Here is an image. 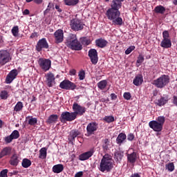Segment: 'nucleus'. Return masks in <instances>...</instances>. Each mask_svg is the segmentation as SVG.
Returning <instances> with one entry per match:
<instances>
[{
    "label": "nucleus",
    "instance_id": "57",
    "mask_svg": "<svg viewBox=\"0 0 177 177\" xmlns=\"http://www.w3.org/2000/svg\"><path fill=\"white\" fill-rule=\"evenodd\" d=\"M9 174H10V176H13V175H17V174H19V171H13Z\"/></svg>",
    "mask_w": 177,
    "mask_h": 177
},
{
    "label": "nucleus",
    "instance_id": "48",
    "mask_svg": "<svg viewBox=\"0 0 177 177\" xmlns=\"http://www.w3.org/2000/svg\"><path fill=\"white\" fill-rule=\"evenodd\" d=\"M8 170L7 169H3L0 172V177H8Z\"/></svg>",
    "mask_w": 177,
    "mask_h": 177
},
{
    "label": "nucleus",
    "instance_id": "18",
    "mask_svg": "<svg viewBox=\"0 0 177 177\" xmlns=\"http://www.w3.org/2000/svg\"><path fill=\"white\" fill-rule=\"evenodd\" d=\"M93 150H90L87 152H84L80 155L79 160H80V161H85L86 160H89V158H91V157L93 156Z\"/></svg>",
    "mask_w": 177,
    "mask_h": 177
},
{
    "label": "nucleus",
    "instance_id": "1",
    "mask_svg": "<svg viewBox=\"0 0 177 177\" xmlns=\"http://www.w3.org/2000/svg\"><path fill=\"white\" fill-rule=\"evenodd\" d=\"M122 2L124 0H113L109 8L105 13L108 20L112 21L113 26H121L124 24V21L121 16L120 9L122 8Z\"/></svg>",
    "mask_w": 177,
    "mask_h": 177
},
{
    "label": "nucleus",
    "instance_id": "55",
    "mask_svg": "<svg viewBox=\"0 0 177 177\" xmlns=\"http://www.w3.org/2000/svg\"><path fill=\"white\" fill-rule=\"evenodd\" d=\"M83 175H84L83 171H79V172L75 174V177H82Z\"/></svg>",
    "mask_w": 177,
    "mask_h": 177
},
{
    "label": "nucleus",
    "instance_id": "62",
    "mask_svg": "<svg viewBox=\"0 0 177 177\" xmlns=\"http://www.w3.org/2000/svg\"><path fill=\"white\" fill-rule=\"evenodd\" d=\"M130 177H140V175H139V174L138 173H135L131 174V176Z\"/></svg>",
    "mask_w": 177,
    "mask_h": 177
},
{
    "label": "nucleus",
    "instance_id": "51",
    "mask_svg": "<svg viewBox=\"0 0 177 177\" xmlns=\"http://www.w3.org/2000/svg\"><path fill=\"white\" fill-rule=\"evenodd\" d=\"M12 140H12V136L10 135L4 138V142L6 143H12Z\"/></svg>",
    "mask_w": 177,
    "mask_h": 177
},
{
    "label": "nucleus",
    "instance_id": "56",
    "mask_svg": "<svg viewBox=\"0 0 177 177\" xmlns=\"http://www.w3.org/2000/svg\"><path fill=\"white\" fill-rule=\"evenodd\" d=\"M111 100H115L117 99V95H115V93H111Z\"/></svg>",
    "mask_w": 177,
    "mask_h": 177
},
{
    "label": "nucleus",
    "instance_id": "53",
    "mask_svg": "<svg viewBox=\"0 0 177 177\" xmlns=\"http://www.w3.org/2000/svg\"><path fill=\"white\" fill-rule=\"evenodd\" d=\"M77 74V71L75 69H71L69 71V75H75Z\"/></svg>",
    "mask_w": 177,
    "mask_h": 177
},
{
    "label": "nucleus",
    "instance_id": "38",
    "mask_svg": "<svg viewBox=\"0 0 177 177\" xmlns=\"http://www.w3.org/2000/svg\"><path fill=\"white\" fill-rule=\"evenodd\" d=\"M23 107H24V106L23 105V102L19 101L16 104L14 108V111H17V113L19 111H21V110H23Z\"/></svg>",
    "mask_w": 177,
    "mask_h": 177
},
{
    "label": "nucleus",
    "instance_id": "10",
    "mask_svg": "<svg viewBox=\"0 0 177 177\" xmlns=\"http://www.w3.org/2000/svg\"><path fill=\"white\" fill-rule=\"evenodd\" d=\"M70 26L73 31H81L84 30L85 24H83L82 21L78 19H73L71 21Z\"/></svg>",
    "mask_w": 177,
    "mask_h": 177
},
{
    "label": "nucleus",
    "instance_id": "16",
    "mask_svg": "<svg viewBox=\"0 0 177 177\" xmlns=\"http://www.w3.org/2000/svg\"><path fill=\"white\" fill-rule=\"evenodd\" d=\"M55 44H62L64 38V32L63 30L58 29L54 33Z\"/></svg>",
    "mask_w": 177,
    "mask_h": 177
},
{
    "label": "nucleus",
    "instance_id": "33",
    "mask_svg": "<svg viewBox=\"0 0 177 177\" xmlns=\"http://www.w3.org/2000/svg\"><path fill=\"white\" fill-rule=\"evenodd\" d=\"M47 150L46 147H43L39 150V158L40 160H45L46 158Z\"/></svg>",
    "mask_w": 177,
    "mask_h": 177
},
{
    "label": "nucleus",
    "instance_id": "22",
    "mask_svg": "<svg viewBox=\"0 0 177 177\" xmlns=\"http://www.w3.org/2000/svg\"><path fill=\"white\" fill-rule=\"evenodd\" d=\"M133 84L136 86H140L143 84V75L142 74L137 75L133 80Z\"/></svg>",
    "mask_w": 177,
    "mask_h": 177
},
{
    "label": "nucleus",
    "instance_id": "5",
    "mask_svg": "<svg viewBox=\"0 0 177 177\" xmlns=\"http://www.w3.org/2000/svg\"><path fill=\"white\" fill-rule=\"evenodd\" d=\"M170 77L168 75H162L158 79L152 82V85H154L156 88L159 89H162L165 88L168 84H169Z\"/></svg>",
    "mask_w": 177,
    "mask_h": 177
},
{
    "label": "nucleus",
    "instance_id": "42",
    "mask_svg": "<svg viewBox=\"0 0 177 177\" xmlns=\"http://www.w3.org/2000/svg\"><path fill=\"white\" fill-rule=\"evenodd\" d=\"M103 121H105V122H107L108 124H110L111 122H114V117L109 115V116H105L103 118Z\"/></svg>",
    "mask_w": 177,
    "mask_h": 177
},
{
    "label": "nucleus",
    "instance_id": "8",
    "mask_svg": "<svg viewBox=\"0 0 177 177\" xmlns=\"http://www.w3.org/2000/svg\"><path fill=\"white\" fill-rule=\"evenodd\" d=\"M72 109L74 112H72L75 118H77V115H84L86 112V108L82 106L77 102H74L72 106Z\"/></svg>",
    "mask_w": 177,
    "mask_h": 177
},
{
    "label": "nucleus",
    "instance_id": "63",
    "mask_svg": "<svg viewBox=\"0 0 177 177\" xmlns=\"http://www.w3.org/2000/svg\"><path fill=\"white\" fill-rule=\"evenodd\" d=\"M43 2V0H35V3H37L38 5L41 4Z\"/></svg>",
    "mask_w": 177,
    "mask_h": 177
},
{
    "label": "nucleus",
    "instance_id": "54",
    "mask_svg": "<svg viewBox=\"0 0 177 177\" xmlns=\"http://www.w3.org/2000/svg\"><path fill=\"white\" fill-rule=\"evenodd\" d=\"M55 9H56V10H57V12L59 13H62L63 12V10H62V8H60V6H59V5H55Z\"/></svg>",
    "mask_w": 177,
    "mask_h": 177
},
{
    "label": "nucleus",
    "instance_id": "34",
    "mask_svg": "<svg viewBox=\"0 0 177 177\" xmlns=\"http://www.w3.org/2000/svg\"><path fill=\"white\" fill-rule=\"evenodd\" d=\"M97 88L100 89L101 91H103V89L106 88V86H107V80H104L99 82L97 84Z\"/></svg>",
    "mask_w": 177,
    "mask_h": 177
},
{
    "label": "nucleus",
    "instance_id": "3",
    "mask_svg": "<svg viewBox=\"0 0 177 177\" xmlns=\"http://www.w3.org/2000/svg\"><path fill=\"white\" fill-rule=\"evenodd\" d=\"M66 46L72 50H82V44L78 41L77 35L71 34L66 39Z\"/></svg>",
    "mask_w": 177,
    "mask_h": 177
},
{
    "label": "nucleus",
    "instance_id": "24",
    "mask_svg": "<svg viewBox=\"0 0 177 177\" xmlns=\"http://www.w3.org/2000/svg\"><path fill=\"white\" fill-rule=\"evenodd\" d=\"M102 147L104 151H107L111 147V142L109 138H104L102 140Z\"/></svg>",
    "mask_w": 177,
    "mask_h": 177
},
{
    "label": "nucleus",
    "instance_id": "50",
    "mask_svg": "<svg viewBox=\"0 0 177 177\" xmlns=\"http://www.w3.org/2000/svg\"><path fill=\"white\" fill-rule=\"evenodd\" d=\"M133 50H135V46H131L125 50V55H129Z\"/></svg>",
    "mask_w": 177,
    "mask_h": 177
},
{
    "label": "nucleus",
    "instance_id": "46",
    "mask_svg": "<svg viewBox=\"0 0 177 177\" xmlns=\"http://www.w3.org/2000/svg\"><path fill=\"white\" fill-rule=\"evenodd\" d=\"M78 77L80 81H83V80H85V71L81 70L79 72Z\"/></svg>",
    "mask_w": 177,
    "mask_h": 177
},
{
    "label": "nucleus",
    "instance_id": "7",
    "mask_svg": "<svg viewBox=\"0 0 177 177\" xmlns=\"http://www.w3.org/2000/svg\"><path fill=\"white\" fill-rule=\"evenodd\" d=\"M97 129H99V123L96 122L88 123L86 127V133L85 134V136L89 137L92 136V135H95Z\"/></svg>",
    "mask_w": 177,
    "mask_h": 177
},
{
    "label": "nucleus",
    "instance_id": "19",
    "mask_svg": "<svg viewBox=\"0 0 177 177\" xmlns=\"http://www.w3.org/2000/svg\"><path fill=\"white\" fill-rule=\"evenodd\" d=\"M19 162H20L19 155H17V153H14L10 159L9 164L12 167H17V165H19Z\"/></svg>",
    "mask_w": 177,
    "mask_h": 177
},
{
    "label": "nucleus",
    "instance_id": "12",
    "mask_svg": "<svg viewBox=\"0 0 177 177\" xmlns=\"http://www.w3.org/2000/svg\"><path fill=\"white\" fill-rule=\"evenodd\" d=\"M59 88L61 89H66V91H74L77 88V85L70 82V80H65L60 83Z\"/></svg>",
    "mask_w": 177,
    "mask_h": 177
},
{
    "label": "nucleus",
    "instance_id": "36",
    "mask_svg": "<svg viewBox=\"0 0 177 177\" xmlns=\"http://www.w3.org/2000/svg\"><path fill=\"white\" fill-rule=\"evenodd\" d=\"M26 118H30L28 124L29 125H31L32 127H35L37 125V123L38 122V120H37V118H32V116H28Z\"/></svg>",
    "mask_w": 177,
    "mask_h": 177
},
{
    "label": "nucleus",
    "instance_id": "35",
    "mask_svg": "<svg viewBox=\"0 0 177 177\" xmlns=\"http://www.w3.org/2000/svg\"><path fill=\"white\" fill-rule=\"evenodd\" d=\"M67 6H75L80 2V0H64Z\"/></svg>",
    "mask_w": 177,
    "mask_h": 177
},
{
    "label": "nucleus",
    "instance_id": "58",
    "mask_svg": "<svg viewBox=\"0 0 177 177\" xmlns=\"http://www.w3.org/2000/svg\"><path fill=\"white\" fill-rule=\"evenodd\" d=\"M49 12H50V9L46 8V9L44 11V16H46V15H48V13H49Z\"/></svg>",
    "mask_w": 177,
    "mask_h": 177
},
{
    "label": "nucleus",
    "instance_id": "45",
    "mask_svg": "<svg viewBox=\"0 0 177 177\" xmlns=\"http://www.w3.org/2000/svg\"><path fill=\"white\" fill-rule=\"evenodd\" d=\"M145 62V57L143 55L140 54L138 57V59L136 61V64H142Z\"/></svg>",
    "mask_w": 177,
    "mask_h": 177
},
{
    "label": "nucleus",
    "instance_id": "15",
    "mask_svg": "<svg viewBox=\"0 0 177 177\" xmlns=\"http://www.w3.org/2000/svg\"><path fill=\"white\" fill-rule=\"evenodd\" d=\"M56 78L55 77V75L52 73L51 72H49L46 75V85L49 88H52L55 84H56V82L55 81Z\"/></svg>",
    "mask_w": 177,
    "mask_h": 177
},
{
    "label": "nucleus",
    "instance_id": "17",
    "mask_svg": "<svg viewBox=\"0 0 177 177\" xmlns=\"http://www.w3.org/2000/svg\"><path fill=\"white\" fill-rule=\"evenodd\" d=\"M19 73H17V69H13L6 76V82L7 84H12L13 82V80H15L16 77H17V75Z\"/></svg>",
    "mask_w": 177,
    "mask_h": 177
},
{
    "label": "nucleus",
    "instance_id": "64",
    "mask_svg": "<svg viewBox=\"0 0 177 177\" xmlns=\"http://www.w3.org/2000/svg\"><path fill=\"white\" fill-rule=\"evenodd\" d=\"M36 100H37V97H35V96L32 95L31 102L32 103V102H36Z\"/></svg>",
    "mask_w": 177,
    "mask_h": 177
},
{
    "label": "nucleus",
    "instance_id": "37",
    "mask_svg": "<svg viewBox=\"0 0 177 177\" xmlns=\"http://www.w3.org/2000/svg\"><path fill=\"white\" fill-rule=\"evenodd\" d=\"M21 165L24 168H28V167H31V160L24 158L22 160Z\"/></svg>",
    "mask_w": 177,
    "mask_h": 177
},
{
    "label": "nucleus",
    "instance_id": "21",
    "mask_svg": "<svg viewBox=\"0 0 177 177\" xmlns=\"http://www.w3.org/2000/svg\"><path fill=\"white\" fill-rule=\"evenodd\" d=\"M12 154V147H6L0 152V159L6 157V156H10Z\"/></svg>",
    "mask_w": 177,
    "mask_h": 177
},
{
    "label": "nucleus",
    "instance_id": "6",
    "mask_svg": "<svg viewBox=\"0 0 177 177\" xmlns=\"http://www.w3.org/2000/svg\"><path fill=\"white\" fill-rule=\"evenodd\" d=\"M12 60V57H10V53L8 50H0V68L2 66H5L6 63H9Z\"/></svg>",
    "mask_w": 177,
    "mask_h": 177
},
{
    "label": "nucleus",
    "instance_id": "41",
    "mask_svg": "<svg viewBox=\"0 0 177 177\" xmlns=\"http://www.w3.org/2000/svg\"><path fill=\"white\" fill-rule=\"evenodd\" d=\"M0 97L3 100H6V99H8V97H9V93H8V91L6 90L2 91L0 93Z\"/></svg>",
    "mask_w": 177,
    "mask_h": 177
},
{
    "label": "nucleus",
    "instance_id": "60",
    "mask_svg": "<svg viewBox=\"0 0 177 177\" xmlns=\"http://www.w3.org/2000/svg\"><path fill=\"white\" fill-rule=\"evenodd\" d=\"M23 15H30V10H28V9L24 10V11L23 12Z\"/></svg>",
    "mask_w": 177,
    "mask_h": 177
},
{
    "label": "nucleus",
    "instance_id": "27",
    "mask_svg": "<svg viewBox=\"0 0 177 177\" xmlns=\"http://www.w3.org/2000/svg\"><path fill=\"white\" fill-rule=\"evenodd\" d=\"M160 46L165 49H168L172 46L171 39H163L160 43Z\"/></svg>",
    "mask_w": 177,
    "mask_h": 177
},
{
    "label": "nucleus",
    "instance_id": "28",
    "mask_svg": "<svg viewBox=\"0 0 177 177\" xmlns=\"http://www.w3.org/2000/svg\"><path fill=\"white\" fill-rule=\"evenodd\" d=\"M57 120H59V115L53 114L48 117L46 122L50 125L52 124H56L57 122Z\"/></svg>",
    "mask_w": 177,
    "mask_h": 177
},
{
    "label": "nucleus",
    "instance_id": "40",
    "mask_svg": "<svg viewBox=\"0 0 177 177\" xmlns=\"http://www.w3.org/2000/svg\"><path fill=\"white\" fill-rule=\"evenodd\" d=\"M10 136H11V138L14 140L15 139H19L20 138V133L17 130H14Z\"/></svg>",
    "mask_w": 177,
    "mask_h": 177
},
{
    "label": "nucleus",
    "instance_id": "61",
    "mask_svg": "<svg viewBox=\"0 0 177 177\" xmlns=\"http://www.w3.org/2000/svg\"><path fill=\"white\" fill-rule=\"evenodd\" d=\"M53 6H54V5H53V3H48V6H47V9H52V8H53Z\"/></svg>",
    "mask_w": 177,
    "mask_h": 177
},
{
    "label": "nucleus",
    "instance_id": "39",
    "mask_svg": "<svg viewBox=\"0 0 177 177\" xmlns=\"http://www.w3.org/2000/svg\"><path fill=\"white\" fill-rule=\"evenodd\" d=\"M71 139H73V140H74V139H75V138H77V136H79V135H81V132H80V131L78 130H73L71 133Z\"/></svg>",
    "mask_w": 177,
    "mask_h": 177
},
{
    "label": "nucleus",
    "instance_id": "23",
    "mask_svg": "<svg viewBox=\"0 0 177 177\" xmlns=\"http://www.w3.org/2000/svg\"><path fill=\"white\" fill-rule=\"evenodd\" d=\"M136 160H138V155L136 152L133 151L131 153L127 154V162L130 164H135L136 162Z\"/></svg>",
    "mask_w": 177,
    "mask_h": 177
},
{
    "label": "nucleus",
    "instance_id": "25",
    "mask_svg": "<svg viewBox=\"0 0 177 177\" xmlns=\"http://www.w3.org/2000/svg\"><path fill=\"white\" fill-rule=\"evenodd\" d=\"M125 140H127V135L124 133H120L116 138V143L119 146H121V145H122Z\"/></svg>",
    "mask_w": 177,
    "mask_h": 177
},
{
    "label": "nucleus",
    "instance_id": "29",
    "mask_svg": "<svg viewBox=\"0 0 177 177\" xmlns=\"http://www.w3.org/2000/svg\"><path fill=\"white\" fill-rule=\"evenodd\" d=\"M64 169V166L62 164L55 165L53 167V172L54 174H60V172H63Z\"/></svg>",
    "mask_w": 177,
    "mask_h": 177
},
{
    "label": "nucleus",
    "instance_id": "31",
    "mask_svg": "<svg viewBox=\"0 0 177 177\" xmlns=\"http://www.w3.org/2000/svg\"><path fill=\"white\" fill-rule=\"evenodd\" d=\"M80 42L82 45H84V46H88V45H91L92 40H91V38L89 37H82L80 38Z\"/></svg>",
    "mask_w": 177,
    "mask_h": 177
},
{
    "label": "nucleus",
    "instance_id": "4",
    "mask_svg": "<svg viewBox=\"0 0 177 177\" xmlns=\"http://www.w3.org/2000/svg\"><path fill=\"white\" fill-rule=\"evenodd\" d=\"M165 122V118L164 116H158L156 120H151L149 122V127L153 129L154 132H161Z\"/></svg>",
    "mask_w": 177,
    "mask_h": 177
},
{
    "label": "nucleus",
    "instance_id": "47",
    "mask_svg": "<svg viewBox=\"0 0 177 177\" xmlns=\"http://www.w3.org/2000/svg\"><path fill=\"white\" fill-rule=\"evenodd\" d=\"M123 97L125 100H131V97H132V96L131 95V93L129 92L124 93L123 94Z\"/></svg>",
    "mask_w": 177,
    "mask_h": 177
},
{
    "label": "nucleus",
    "instance_id": "14",
    "mask_svg": "<svg viewBox=\"0 0 177 177\" xmlns=\"http://www.w3.org/2000/svg\"><path fill=\"white\" fill-rule=\"evenodd\" d=\"M48 48L49 44H48V41H46V38H42L39 39L36 45V50H37V52H41L42 49Z\"/></svg>",
    "mask_w": 177,
    "mask_h": 177
},
{
    "label": "nucleus",
    "instance_id": "20",
    "mask_svg": "<svg viewBox=\"0 0 177 177\" xmlns=\"http://www.w3.org/2000/svg\"><path fill=\"white\" fill-rule=\"evenodd\" d=\"M168 95H165V97H161L160 99L156 100L155 101V104L159 106V107H162V106H165L167 103H168Z\"/></svg>",
    "mask_w": 177,
    "mask_h": 177
},
{
    "label": "nucleus",
    "instance_id": "44",
    "mask_svg": "<svg viewBox=\"0 0 177 177\" xmlns=\"http://www.w3.org/2000/svg\"><path fill=\"white\" fill-rule=\"evenodd\" d=\"M166 169L169 171V172H172L175 169V165H174V162H170L166 165Z\"/></svg>",
    "mask_w": 177,
    "mask_h": 177
},
{
    "label": "nucleus",
    "instance_id": "13",
    "mask_svg": "<svg viewBox=\"0 0 177 177\" xmlns=\"http://www.w3.org/2000/svg\"><path fill=\"white\" fill-rule=\"evenodd\" d=\"M88 56L90 58V60L94 66L97 64L99 62V57L97 56V50L95 48H91L88 52Z\"/></svg>",
    "mask_w": 177,
    "mask_h": 177
},
{
    "label": "nucleus",
    "instance_id": "59",
    "mask_svg": "<svg viewBox=\"0 0 177 177\" xmlns=\"http://www.w3.org/2000/svg\"><path fill=\"white\" fill-rule=\"evenodd\" d=\"M38 36V33L37 32H33L31 34L30 38H35V37H37Z\"/></svg>",
    "mask_w": 177,
    "mask_h": 177
},
{
    "label": "nucleus",
    "instance_id": "49",
    "mask_svg": "<svg viewBox=\"0 0 177 177\" xmlns=\"http://www.w3.org/2000/svg\"><path fill=\"white\" fill-rule=\"evenodd\" d=\"M163 39H169V32L168 30H165L162 32Z\"/></svg>",
    "mask_w": 177,
    "mask_h": 177
},
{
    "label": "nucleus",
    "instance_id": "43",
    "mask_svg": "<svg viewBox=\"0 0 177 177\" xmlns=\"http://www.w3.org/2000/svg\"><path fill=\"white\" fill-rule=\"evenodd\" d=\"M11 32L14 37H17L19 35V26H15L11 30Z\"/></svg>",
    "mask_w": 177,
    "mask_h": 177
},
{
    "label": "nucleus",
    "instance_id": "2",
    "mask_svg": "<svg viewBox=\"0 0 177 177\" xmlns=\"http://www.w3.org/2000/svg\"><path fill=\"white\" fill-rule=\"evenodd\" d=\"M114 168L111 156L105 154L101 159L99 169L101 172H110Z\"/></svg>",
    "mask_w": 177,
    "mask_h": 177
},
{
    "label": "nucleus",
    "instance_id": "11",
    "mask_svg": "<svg viewBox=\"0 0 177 177\" xmlns=\"http://www.w3.org/2000/svg\"><path fill=\"white\" fill-rule=\"evenodd\" d=\"M75 119L76 118L74 116L73 112L68 111L62 112L59 118L61 122H66L67 121L71 122V121H74Z\"/></svg>",
    "mask_w": 177,
    "mask_h": 177
},
{
    "label": "nucleus",
    "instance_id": "30",
    "mask_svg": "<svg viewBox=\"0 0 177 177\" xmlns=\"http://www.w3.org/2000/svg\"><path fill=\"white\" fill-rule=\"evenodd\" d=\"M124 157V153L120 151H117L114 153V160L116 162H121Z\"/></svg>",
    "mask_w": 177,
    "mask_h": 177
},
{
    "label": "nucleus",
    "instance_id": "52",
    "mask_svg": "<svg viewBox=\"0 0 177 177\" xmlns=\"http://www.w3.org/2000/svg\"><path fill=\"white\" fill-rule=\"evenodd\" d=\"M133 139H135V136L133 135V133H130L127 136V140H129L130 142H132V140H133Z\"/></svg>",
    "mask_w": 177,
    "mask_h": 177
},
{
    "label": "nucleus",
    "instance_id": "9",
    "mask_svg": "<svg viewBox=\"0 0 177 177\" xmlns=\"http://www.w3.org/2000/svg\"><path fill=\"white\" fill-rule=\"evenodd\" d=\"M38 64L43 71H49L52 66V62L49 59L39 58Z\"/></svg>",
    "mask_w": 177,
    "mask_h": 177
},
{
    "label": "nucleus",
    "instance_id": "26",
    "mask_svg": "<svg viewBox=\"0 0 177 177\" xmlns=\"http://www.w3.org/2000/svg\"><path fill=\"white\" fill-rule=\"evenodd\" d=\"M107 44H109V42L103 38H100L95 40V45L98 48H106V46H107Z\"/></svg>",
    "mask_w": 177,
    "mask_h": 177
},
{
    "label": "nucleus",
    "instance_id": "32",
    "mask_svg": "<svg viewBox=\"0 0 177 177\" xmlns=\"http://www.w3.org/2000/svg\"><path fill=\"white\" fill-rule=\"evenodd\" d=\"M153 11L155 13L159 14V15H164L165 13V7L159 5L155 7Z\"/></svg>",
    "mask_w": 177,
    "mask_h": 177
}]
</instances>
